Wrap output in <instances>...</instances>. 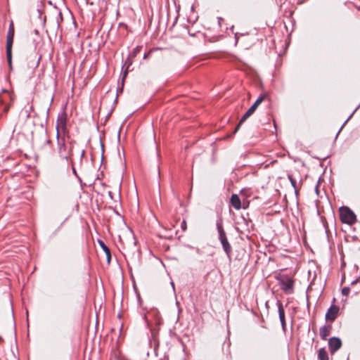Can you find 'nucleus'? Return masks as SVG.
I'll use <instances>...</instances> for the list:
<instances>
[{
	"label": "nucleus",
	"mask_w": 360,
	"mask_h": 360,
	"mask_svg": "<svg viewBox=\"0 0 360 360\" xmlns=\"http://www.w3.org/2000/svg\"><path fill=\"white\" fill-rule=\"evenodd\" d=\"M278 281L281 288L285 294H292L293 292L294 281L292 278L283 275L278 278Z\"/></svg>",
	"instance_id": "4"
},
{
	"label": "nucleus",
	"mask_w": 360,
	"mask_h": 360,
	"mask_svg": "<svg viewBox=\"0 0 360 360\" xmlns=\"http://www.w3.org/2000/svg\"><path fill=\"white\" fill-rule=\"evenodd\" d=\"M318 360H329L328 354L325 348H321L318 352Z\"/></svg>",
	"instance_id": "14"
},
{
	"label": "nucleus",
	"mask_w": 360,
	"mask_h": 360,
	"mask_svg": "<svg viewBox=\"0 0 360 360\" xmlns=\"http://www.w3.org/2000/svg\"><path fill=\"white\" fill-rule=\"evenodd\" d=\"M142 46H137L136 48L133 49V51L129 54L131 58H136L137 55L140 53L142 49Z\"/></svg>",
	"instance_id": "17"
},
{
	"label": "nucleus",
	"mask_w": 360,
	"mask_h": 360,
	"mask_svg": "<svg viewBox=\"0 0 360 360\" xmlns=\"http://www.w3.org/2000/svg\"><path fill=\"white\" fill-rule=\"evenodd\" d=\"M223 20V19H222L221 18H219V24H221V20Z\"/></svg>",
	"instance_id": "35"
},
{
	"label": "nucleus",
	"mask_w": 360,
	"mask_h": 360,
	"mask_svg": "<svg viewBox=\"0 0 360 360\" xmlns=\"http://www.w3.org/2000/svg\"><path fill=\"white\" fill-rule=\"evenodd\" d=\"M98 244H99L100 247L101 248V249L105 253L108 261L109 262L110 259V257H111L110 250L109 248L105 244V243L103 240H98Z\"/></svg>",
	"instance_id": "12"
},
{
	"label": "nucleus",
	"mask_w": 360,
	"mask_h": 360,
	"mask_svg": "<svg viewBox=\"0 0 360 360\" xmlns=\"http://www.w3.org/2000/svg\"><path fill=\"white\" fill-rule=\"evenodd\" d=\"M341 221L343 224L352 225L356 221V216L354 212L348 207L342 206L340 208Z\"/></svg>",
	"instance_id": "3"
},
{
	"label": "nucleus",
	"mask_w": 360,
	"mask_h": 360,
	"mask_svg": "<svg viewBox=\"0 0 360 360\" xmlns=\"http://www.w3.org/2000/svg\"><path fill=\"white\" fill-rule=\"evenodd\" d=\"M101 148H102V160H103V150H104V149H103V145L102 143H101Z\"/></svg>",
	"instance_id": "28"
},
{
	"label": "nucleus",
	"mask_w": 360,
	"mask_h": 360,
	"mask_svg": "<svg viewBox=\"0 0 360 360\" xmlns=\"http://www.w3.org/2000/svg\"><path fill=\"white\" fill-rule=\"evenodd\" d=\"M25 112H26V117H27V118L30 117V111H28V110H25Z\"/></svg>",
	"instance_id": "27"
},
{
	"label": "nucleus",
	"mask_w": 360,
	"mask_h": 360,
	"mask_svg": "<svg viewBox=\"0 0 360 360\" xmlns=\"http://www.w3.org/2000/svg\"><path fill=\"white\" fill-rule=\"evenodd\" d=\"M359 282H360V278H356L355 280H354V281L351 283V285H356V283H358Z\"/></svg>",
	"instance_id": "23"
},
{
	"label": "nucleus",
	"mask_w": 360,
	"mask_h": 360,
	"mask_svg": "<svg viewBox=\"0 0 360 360\" xmlns=\"http://www.w3.org/2000/svg\"><path fill=\"white\" fill-rule=\"evenodd\" d=\"M349 292H350L349 287H345L342 289V294L344 296H348V295L349 294Z\"/></svg>",
	"instance_id": "22"
},
{
	"label": "nucleus",
	"mask_w": 360,
	"mask_h": 360,
	"mask_svg": "<svg viewBox=\"0 0 360 360\" xmlns=\"http://www.w3.org/2000/svg\"><path fill=\"white\" fill-rule=\"evenodd\" d=\"M153 50H150L149 52L148 53H145L144 55H143V59H146L149 57L150 53L152 52Z\"/></svg>",
	"instance_id": "24"
},
{
	"label": "nucleus",
	"mask_w": 360,
	"mask_h": 360,
	"mask_svg": "<svg viewBox=\"0 0 360 360\" xmlns=\"http://www.w3.org/2000/svg\"><path fill=\"white\" fill-rule=\"evenodd\" d=\"M219 241L222 245L223 250L225 252V253L227 255L228 257H230V255L232 252V248H231V245H230L227 238H222V239L219 240Z\"/></svg>",
	"instance_id": "9"
},
{
	"label": "nucleus",
	"mask_w": 360,
	"mask_h": 360,
	"mask_svg": "<svg viewBox=\"0 0 360 360\" xmlns=\"http://www.w3.org/2000/svg\"><path fill=\"white\" fill-rule=\"evenodd\" d=\"M121 129H122V127L120 128L119 131H118V134H117V137H118L119 139H120V136Z\"/></svg>",
	"instance_id": "30"
},
{
	"label": "nucleus",
	"mask_w": 360,
	"mask_h": 360,
	"mask_svg": "<svg viewBox=\"0 0 360 360\" xmlns=\"http://www.w3.org/2000/svg\"><path fill=\"white\" fill-rule=\"evenodd\" d=\"M14 34H15V30H14L13 22V21H11L9 25V27H8V31L7 33V36L14 37Z\"/></svg>",
	"instance_id": "19"
},
{
	"label": "nucleus",
	"mask_w": 360,
	"mask_h": 360,
	"mask_svg": "<svg viewBox=\"0 0 360 360\" xmlns=\"http://www.w3.org/2000/svg\"><path fill=\"white\" fill-rule=\"evenodd\" d=\"M330 326H323L320 328V336L322 340H326L327 337L330 335Z\"/></svg>",
	"instance_id": "11"
},
{
	"label": "nucleus",
	"mask_w": 360,
	"mask_h": 360,
	"mask_svg": "<svg viewBox=\"0 0 360 360\" xmlns=\"http://www.w3.org/2000/svg\"><path fill=\"white\" fill-rule=\"evenodd\" d=\"M223 20V19H222L221 18H219V24H221V20Z\"/></svg>",
	"instance_id": "37"
},
{
	"label": "nucleus",
	"mask_w": 360,
	"mask_h": 360,
	"mask_svg": "<svg viewBox=\"0 0 360 360\" xmlns=\"http://www.w3.org/2000/svg\"><path fill=\"white\" fill-rule=\"evenodd\" d=\"M181 228H182V229H183V230H185V229H186V221H184L182 222Z\"/></svg>",
	"instance_id": "25"
},
{
	"label": "nucleus",
	"mask_w": 360,
	"mask_h": 360,
	"mask_svg": "<svg viewBox=\"0 0 360 360\" xmlns=\"http://www.w3.org/2000/svg\"><path fill=\"white\" fill-rule=\"evenodd\" d=\"M360 108V103L358 105V106L354 110V111L351 113V115L348 117V118L345 121V122L342 124V125L341 126V127L340 128V129L338 130L337 134H336V136L335 138L338 137V134H340V131L342 129V128L344 127V126L345 125V124L348 122V120L353 116V115L354 114V112Z\"/></svg>",
	"instance_id": "16"
},
{
	"label": "nucleus",
	"mask_w": 360,
	"mask_h": 360,
	"mask_svg": "<svg viewBox=\"0 0 360 360\" xmlns=\"http://www.w3.org/2000/svg\"><path fill=\"white\" fill-rule=\"evenodd\" d=\"M117 95H118V94H117V96H116V98H115V101H114V103H117Z\"/></svg>",
	"instance_id": "34"
},
{
	"label": "nucleus",
	"mask_w": 360,
	"mask_h": 360,
	"mask_svg": "<svg viewBox=\"0 0 360 360\" xmlns=\"http://www.w3.org/2000/svg\"><path fill=\"white\" fill-rule=\"evenodd\" d=\"M288 178L289 181H290L291 186L295 188V194L297 195V181L290 174L288 175Z\"/></svg>",
	"instance_id": "18"
},
{
	"label": "nucleus",
	"mask_w": 360,
	"mask_h": 360,
	"mask_svg": "<svg viewBox=\"0 0 360 360\" xmlns=\"http://www.w3.org/2000/svg\"><path fill=\"white\" fill-rule=\"evenodd\" d=\"M108 195L110 198H112V193L111 191H108Z\"/></svg>",
	"instance_id": "31"
},
{
	"label": "nucleus",
	"mask_w": 360,
	"mask_h": 360,
	"mask_svg": "<svg viewBox=\"0 0 360 360\" xmlns=\"http://www.w3.org/2000/svg\"><path fill=\"white\" fill-rule=\"evenodd\" d=\"M133 58H131V56H129H129H128V57H127V59H126V60H125V64H124V65H127V66L126 70H125V71H124V75H123V78H122V79H123V80L124 79L125 77H126V76H127V72H128V70H129V66H130V65H132V63H133Z\"/></svg>",
	"instance_id": "15"
},
{
	"label": "nucleus",
	"mask_w": 360,
	"mask_h": 360,
	"mask_svg": "<svg viewBox=\"0 0 360 360\" xmlns=\"http://www.w3.org/2000/svg\"><path fill=\"white\" fill-rule=\"evenodd\" d=\"M84 154H85V151H84V150H83L82 151V153H81V155H80V159H81V160L84 158Z\"/></svg>",
	"instance_id": "26"
},
{
	"label": "nucleus",
	"mask_w": 360,
	"mask_h": 360,
	"mask_svg": "<svg viewBox=\"0 0 360 360\" xmlns=\"http://www.w3.org/2000/svg\"><path fill=\"white\" fill-rule=\"evenodd\" d=\"M6 59H7L8 64L10 68L11 69L12 68V53H11L10 56H9L8 53H6Z\"/></svg>",
	"instance_id": "21"
},
{
	"label": "nucleus",
	"mask_w": 360,
	"mask_h": 360,
	"mask_svg": "<svg viewBox=\"0 0 360 360\" xmlns=\"http://www.w3.org/2000/svg\"><path fill=\"white\" fill-rule=\"evenodd\" d=\"M14 37L6 36V53L10 56L12 53V46L13 43Z\"/></svg>",
	"instance_id": "13"
},
{
	"label": "nucleus",
	"mask_w": 360,
	"mask_h": 360,
	"mask_svg": "<svg viewBox=\"0 0 360 360\" xmlns=\"http://www.w3.org/2000/svg\"><path fill=\"white\" fill-rule=\"evenodd\" d=\"M223 20V19H222L221 18H219V24H221V20Z\"/></svg>",
	"instance_id": "36"
},
{
	"label": "nucleus",
	"mask_w": 360,
	"mask_h": 360,
	"mask_svg": "<svg viewBox=\"0 0 360 360\" xmlns=\"http://www.w3.org/2000/svg\"><path fill=\"white\" fill-rule=\"evenodd\" d=\"M72 148H70V150H69V151H68V155H69V157H70V155H72Z\"/></svg>",
	"instance_id": "29"
},
{
	"label": "nucleus",
	"mask_w": 360,
	"mask_h": 360,
	"mask_svg": "<svg viewBox=\"0 0 360 360\" xmlns=\"http://www.w3.org/2000/svg\"><path fill=\"white\" fill-rule=\"evenodd\" d=\"M340 308L335 304H332L326 314V320L328 321H334L338 314Z\"/></svg>",
	"instance_id": "6"
},
{
	"label": "nucleus",
	"mask_w": 360,
	"mask_h": 360,
	"mask_svg": "<svg viewBox=\"0 0 360 360\" xmlns=\"http://www.w3.org/2000/svg\"><path fill=\"white\" fill-rule=\"evenodd\" d=\"M8 110V107H6V108H5V110H6V111H7Z\"/></svg>",
	"instance_id": "38"
},
{
	"label": "nucleus",
	"mask_w": 360,
	"mask_h": 360,
	"mask_svg": "<svg viewBox=\"0 0 360 360\" xmlns=\"http://www.w3.org/2000/svg\"><path fill=\"white\" fill-rule=\"evenodd\" d=\"M328 347L331 354H334L342 347V341L338 337H332L328 340Z\"/></svg>",
	"instance_id": "5"
},
{
	"label": "nucleus",
	"mask_w": 360,
	"mask_h": 360,
	"mask_svg": "<svg viewBox=\"0 0 360 360\" xmlns=\"http://www.w3.org/2000/svg\"><path fill=\"white\" fill-rule=\"evenodd\" d=\"M72 174L76 176V178L77 179V180L79 181V182L80 184H82V179L79 176V175L77 174V172L73 165V163H72Z\"/></svg>",
	"instance_id": "20"
},
{
	"label": "nucleus",
	"mask_w": 360,
	"mask_h": 360,
	"mask_svg": "<svg viewBox=\"0 0 360 360\" xmlns=\"http://www.w3.org/2000/svg\"><path fill=\"white\" fill-rule=\"evenodd\" d=\"M61 127L63 130L66 129V115L63 114L62 116H58L56 124V138L58 140V149L60 156L65 160H69V155L68 153L67 146L65 143V139L63 138L60 140L59 128Z\"/></svg>",
	"instance_id": "1"
},
{
	"label": "nucleus",
	"mask_w": 360,
	"mask_h": 360,
	"mask_svg": "<svg viewBox=\"0 0 360 360\" xmlns=\"http://www.w3.org/2000/svg\"><path fill=\"white\" fill-rule=\"evenodd\" d=\"M266 98V96L264 94H261L257 98V100L255 101V103L252 105V106L245 112V113L242 116V117L240 118V121H239V123L238 124V125L236 126L235 130H234V133H236L240 125L244 122H245V120L250 117L255 112V110H257V108H258V106L262 103V101L265 99Z\"/></svg>",
	"instance_id": "2"
},
{
	"label": "nucleus",
	"mask_w": 360,
	"mask_h": 360,
	"mask_svg": "<svg viewBox=\"0 0 360 360\" xmlns=\"http://www.w3.org/2000/svg\"><path fill=\"white\" fill-rule=\"evenodd\" d=\"M277 307H278V316L281 321V327L283 331H285L286 330V322H285V310L284 307L281 302L277 301Z\"/></svg>",
	"instance_id": "7"
},
{
	"label": "nucleus",
	"mask_w": 360,
	"mask_h": 360,
	"mask_svg": "<svg viewBox=\"0 0 360 360\" xmlns=\"http://www.w3.org/2000/svg\"><path fill=\"white\" fill-rule=\"evenodd\" d=\"M170 284H171V286L172 287L173 290H174V282L171 281Z\"/></svg>",
	"instance_id": "32"
},
{
	"label": "nucleus",
	"mask_w": 360,
	"mask_h": 360,
	"mask_svg": "<svg viewBox=\"0 0 360 360\" xmlns=\"http://www.w3.org/2000/svg\"><path fill=\"white\" fill-rule=\"evenodd\" d=\"M216 227L218 232V238L221 240L222 238H226V234L223 227V219L221 217H218L216 221Z\"/></svg>",
	"instance_id": "8"
},
{
	"label": "nucleus",
	"mask_w": 360,
	"mask_h": 360,
	"mask_svg": "<svg viewBox=\"0 0 360 360\" xmlns=\"http://www.w3.org/2000/svg\"><path fill=\"white\" fill-rule=\"evenodd\" d=\"M231 202L233 207L236 210H240L241 208L240 199L236 194H233L231 197Z\"/></svg>",
	"instance_id": "10"
},
{
	"label": "nucleus",
	"mask_w": 360,
	"mask_h": 360,
	"mask_svg": "<svg viewBox=\"0 0 360 360\" xmlns=\"http://www.w3.org/2000/svg\"><path fill=\"white\" fill-rule=\"evenodd\" d=\"M34 33L35 34H39V31H38L37 30H36V29H35V30H34Z\"/></svg>",
	"instance_id": "33"
}]
</instances>
